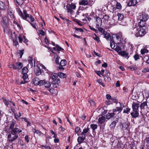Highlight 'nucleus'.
<instances>
[{
  "label": "nucleus",
  "mask_w": 149,
  "mask_h": 149,
  "mask_svg": "<svg viewBox=\"0 0 149 149\" xmlns=\"http://www.w3.org/2000/svg\"><path fill=\"white\" fill-rule=\"evenodd\" d=\"M18 127L16 121L14 120H12L10 123L9 129L10 134L8 136L10 142H13L17 139L19 137L18 133L22 132V130Z\"/></svg>",
  "instance_id": "1"
},
{
  "label": "nucleus",
  "mask_w": 149,
  "mask_h": 149,
  "mask_svg": "<svg viewBox=\"0 0 149 149\" xmlns=\"http://www.w3.org/2000/svg\"><path fill=\"white\" fill-rule=\"evenodd\" d=\"M19 15L24 19H26L27 17H29L30 19V20L33 22L34 21V19L31 15L29 16V15L26 13V11L24 10L23 11L24 15L19 9H18Z\"/></svg>",
  "instance_id": "2"
},
{
  "label": "nucleus",
  "mask_w": 149,
  "mask_h": 149,
  "mask_svg": "<svg viewBox=\"0 0 149 149\" xmlns=\"http://www.w3.org/2000/svg\"><path fill=\"white\" fill-rule=\"evenodd\" d=\"M8 19L6 17L4 16L2 18V20L1 21V24L4 28V31L5 32L6 31H8Z\"/></svg>",
  "instance_id": "3"
},
{
  "label": "nucleus",
  "mask_w": 149,
  "mask_h": 149,
  "mask_svg": "<svg viewBox=\"0 0 149 149\" xmlns=\"http://www.w3.org/2000/svg\"><path fill=\"white\" fill-rule=\"evenodd\" d=\"M3 102L8 107H10L13 113L15 111V109L14 107H12L11 105H13V106H14L15 105L14 103L12 101L7 100L5 99H3Z\"/></svg>",
  "instance_id": "4"
},
{
  "label": "nucleus",
  "mask_w": 149,
  "mask_h": 149,
  "mask_svg": "<svg viewBox=\"0 0 149 149\" xmlns=\"http://www.w3.org/2000/svg\"><path fill=\"white\" fill-rule=\"evenodd\" d=\"M147 28V27H141L140 29L138 30L137 37H142L146 34Z\"/></svg>",
  "instance_id": "5"
},
{
  "label": "nucleus",
  "mask_w": 149,
  "mask_h": 149,
  "mask_svg": "<svg viewBox=\"0 0 149 149\" xmlns=\"http://www.w3.org/2000/svg\"><path fill=\"white\" fill-rule=\"evenodd\" d=\"M50 77L53 80L52 82L54 83H56L57 85H58L60 82V79L58 78L57 74L55 73H52L50 76Z\"/></svg>",
  "instance_id": "6"
},
{
  "label": "nucleus",
  "mask_w": 149,
  "mask_h": 149,
  "mask_svg": "<svg viewBox=\"0 0 149 149\" xmlns=\"http://www.w3.org/2000/svg\"><path fill=\"white\" fill-rule=\"evenodd\" d=\"M66 8L68 12L70 14L72 12V9H74L76 8V6L74 3H71V4H68L66 6Z\"/></svg>",
  "instance_id": "7"
},
{
  "label": "nucleus",
  "mask_w": 149,
  "mask_h": 149,
  "mask_svg": "<svg viewBox=\"0 0 149 149\" xmlns=\"http://www.w3.org/2000/svg\"><path fill=\"white\" fill-rule=\"evenodd\" d=\"M12 65L13 68L20 70L23 66V64L21 62H17L15 64H13Z\"/></svg>",
  "instance_id": "8"
},
{
  "label": "nucleus",
  "mask_w": 149,
  "mask_h": 149,
  "mask_svg": "<svg viewBox=\"0 0 149 149\" xmlns=\"http://www.w3.org/2000/svg\"><path fill=\"white\" fill-rule=\"evenodd\" d=\"M140 19L142 21H146L149 18L148 15L146 13H143L140 16Z\"/></svg>",
  "instance_id": "9"
},
{
  "label": "nucleus",
  "mask_w": 149,
  "mask_h": 149,
  "mask_svg": "<svg viewBox=\"0 0 149 149\" xmlns=\"http://www.w3.org/2000/svg\"><path fill=\"white\" fill-rule=\"evenodd\" d=\"M81 136L78 137L77 140L79 144H81L84 142L85 138L86 135H83L81 134H80Z\"/></svg>",
  "instance_id": "10"
},
{
  "label": "nucleus",
  "mask_w": 149,
  "mask_h": 149,
  "mask_svg": "<svg viewBox=\"0 0 149 149\" xmlns=\"http://www.w3.org/2000/svg\"><path fill=\"white\" fill-rule=\"evenodd\" d=\"M130 114L132 117L136 118L139 116V110H132Z\"/></svg>",
  "instance_id": "11"
},
{
  "label": "nucleus",
  "mask_w": 149,
  "mask_h": 149,
  "mask_svg": "<svg viewBox=\"0 0 149 149\" xmlns=\"http://www.w3.org/2000/svg\"><path fill=\"white\" fill-rule=\"evenodd\" d=\"M139 104L133 102L132 104V108L133 110H139Z\"/></svg>",
  "instance_id": "12"
},
{
  "label": "nucleus",
  "mask_w": 149,
  "mask_h": 149,
  "mask_svg": "<svg viewBox=\"0 0 149 149\" xmlns=\"http://www.w3.org/2000/svg\"><path fill=\"white\" fill-rule=\"evenodd\" d=\"M105 121V116H101L98 119V123L100 124H102L104 123Z\"/></svg>",
  "instance_id": "13"
},
{
  "label": "nucleus",
  "mask_w": 149,
  "mask_h": 149,
  "mask_svg": "<svg viewBox=\"0 0 149 149\" xmlns=\"http://www.w3.org/2000/svg\"><path fill=\"white\" fill-rule=\"evenodd\" d=\"M140 107L141 109H146L147 108H148L146 102H143L141 103L140 106Z\"/></svg>",
  "instance_id": "14"
},
{
  "label": "nucleus",
  "mask_w": 149,
  "mask_h": 149,
  "mask_svg": "<svg viewBox=\"0 0 149 149\" xmlns=\"http://www.w3.org/2000/svg\"><path fill=\"white\" fill-rule=\"evenodd\" d=\"M137 3L136 0H129L128 4L129 6H134Z\"/></svg>",
  "instance_id": "15"
},
{
  "label": "nucleus",
  "mask_w": 149,
  "mask_h": 149,
  "mask_svg": "<svg viewBox=\"0 0 149 149\" xmlns=\"http://www.w3.org/2000/svg\"><path fill=\"white\" fill-rule=\"evenodd\" d=\"M96 19L97 21L96 26H100L102 23V20L101 18L99 17H97Z\"/></svg>",
  "instance_id": "16"
},
{
  "label": "nucleus",
  "mask_w": 149,
  "mask_h": 149,
  "mask_svg": "<svg viewBox=\"0 0 149 149\" xmlns=\"http://www.w3.org/2000/svg\"><path fill=\"white\" fill-rule=\"evenodd\" d=\"M146 21H142V19H140V21L138 23V25L140 27H146L145 26Z\"/></svg>",
  "instance_id": "17"
},
{
  "label": "nucleus",
  "mask_w": 149,
  "mask_h": 149,
  "mask_svg": "<svg viewBox=\"0 0 149 149\" xmlns=\"http://www.w3.org/2000/svg\"><path fill=\"white\" fill-rule=\"evenodd\" d=\"M6 8L5 3L1 1H0V9L4 10L6 9Z\"/></svg>",
  "instance_id": "18"
},
{
  "label": "nucleus",
  "mask_w": 149,
  "mask_h": 149,
  "mask_svg": "<svg viewBox=\"0 0 149 149\" xmlns=\"http://www.w3.org/2000/svg\"><path fill=\"white\" fill-rule=\"evenodd\" d=\"M138 30L139 29L137 27H134L132 31V33L134 34L137 37V35Z\"/></svg>",
  "instance_id": "19"
},
{
  "label": "nucleus",
  "mask_w": 149,
  "mask_h": 149,
  "mask_svg": "<svg viewBox=\"0 0 149 149\" xmlns=\"http://www.w3.org/2000/svg\"><path fill=\"white\" fill-rule=\"evenodd\" d=\"M8 16L9 18V17H10V19H11L14 18V15L13 13L12 12V11L10 10H8Z\"/></svg>",
  "instance_id": "20"
},
{
  "label": "nucleus",
  "mask_w": 149,
  "mask_h": 149,
  "mask_svg": "<svg viewBox=\"0 0 149 149\" xmlns=\"http://www.w3.org/2000/svg\"><path fill=\"white\" fill-rule=\"evenodd\" d=\"M115 115L114 113H108L105 116V118L109 119Z\"/></svg>",
  "instance_id": "21"
},
{
  "label": "nucleus",
  "mask_w": 149,
  "mask_h": 149,
  "mask_svg": "<svg viewBox=\"0 0 149 149\" xmlns=\"http://www.w3.org/2000/svg\"><path fill=\"white\" fill-rule=\"evenodd\" d=\"M35 72L37 76H39L41 74V72L40 69L38 67L37 68H36Z\"/></svg>",
  "instance_id": "22"
},
{
  "label": "nucleus",
  "mask_w": 149,
  "mask_h": 149,
  "mask_svg": "<svg viewBox=\"0 0 149 149\" xmlns=\"http://www.w3.org/2000/svg\"><path fill=\"white\" fill-rule=\"evenodd\" d=\"M89 1V0H82L79 2V4L80 5H88Z\"/></svg>",
  "instance_id": "23"
},
{
  "label": "nucleus",
  "mask_w": 149,
  "mask_h": 149,
  "mask_svg": "<svg viewBox=\"0 0 149 149\" xmlns=\"http://www.w3.org/2000/svg\"><path fill=\"white\" fill-rule=\"evenodd\" d=\"M118 54L124 57H127V58H129L128 54L126 53V52L125 51H121V52H120Z\"/></svg>",
  "instance_id": "24"
},
{
  "label": "nucleus",
  "mask_w": 149,
  "mask_h": 149,
  "mask_svg": "<svg viewBox=\"0 0 149 149\" xmlns=\"http://www.w3.org/2000/svg\"><path fill=\"white\" fill-rule=\"evenodd\" d=\"M103 34L104 37L107 40H112L111 38V36L109 33L105 32Z\"/></svg>",
  "instance_id": "25"
},
{
  "label": "nucleus",
  "mask_w": 149,
  "mask_h": 149,
  "mask_svg": "<svg viewBox=\"0 0 149 149\" xmlns=\"http://www.w3.org/2000/svg\"><path fill=\"white\" fill-rule=\"evenodd\" d=\"M110 75L109 72H108L106 74L103 76L105 81H109V79H110L109 77Z\"/></svg>",
  "instance_id": "26"
},
{
  "label": "nucleus",
  "mask_w": 149,
  "mask_h": 149,
  "mask_svg": "<svg viewBox=\"0 0 149 149\" xmlns=\"http://www.w3.org/2000/svg\"><path fill=\"white\" fill-rule=\"evenodd\" d=\"M90 127L92 130L93 132H94L97 128V125L96 124H92L90 125Z\"/></svg>",
  "instance_id": "27"
},
{
  "label": "nucleus",
  "mask_w": 149,
  "mask_h": 149,
  "mask_svg": "<svg viewBox=\"0 0 149 149\" xmlns=\"http://www.w3.org/2000/svg\"><path fill=\"white\" fill-rule=\"evenodd\" d=\"M90 128L88 127H85L83 130V132L81 133V134L85 135V134L88 133L90 130Z\"/></svg>",
  "instance_id": "28"
},
{
  "label": "nucleus",
  "mask_w": 149,
  "mask_h": 149,
  "mask_svg": "<svg viewBox=\"0 0 149 149\" xmlns=\"http://www.w3.org/2000/svg\"><path fill=\"white\" fill-rule=\"evenodd\" d=\"M92 37L94 40L96 41L97 42L99 43L100 41L99 37L97 36L96 34H94V35Z\"/></svg>",
  "instance_id": "29"
},
{
  "label": "nucleus",
  "mask_w": 149,
  "mask_h": 149,
  "mask_svg": "<svg viewBox=\"0 0 149 149\" xmlns=\"http://www.w3.org/2000/svg\"><path fill=\"white\" fill-rule=\"evenodd\" d=\"M39 81V79L38 78H35L33 80V83L35 85H38V84Z\"/></svg>",
  "instance_id": "30"
},
{
  "label": "nucleus",
  "mask_w": 149,
  "mask_h": 149,
  "mask_svg": "<svg viewBox=\"0 0 149 149\" xmlns=\"http://www.w3.org/2000/svg\"><path fill=\"white\" fill-rule=\"evenodd\" d=\"M60 65L62 66H64L66 65L67 62L65 60H62L60 63Z\"/></svg>",
  "instance_id": "31"
},
{
  "label": "nucleus",
  "mask_w": 149,
  "mask_h": 149,
  "mask_svg": "<svg viewBox=\"0 0 149 149\" xmlns=\"http://www.w3.org/2000/svg\"><path fill=\"white\" fill-rule=\"evenodd\" d=\"M45 87L47 88H49L51 86V84L48 81H45V83L44 84Z\"/></svg>",
  "instance_id": "32"
},
{
  "label": "nucleus",
  "mask_w": 149,
  "mask_h": 149,
  "mask_svg": "<svg viewBox=\"0 0 149 149\" xmlns=\"http://www.w3.org/2000/svg\"><path fill=\"white\" fill-rule=\"evenodd\" d=\"M58 75L59 77L62 78H65L66 77V74H65L61 72H59L58 74Z\"/></svg>",
  "instance_id": "33"
},
{
  "label": "nucleus",
  "mask_w": 149,
  "mask_h": 149,
  "mask_svg": "<svg viewBox=\"0 0 149 149\" xmlns=\"http://www.w3.org/2000/svg\"><path fill=\"white\" fill-rule=\"evenodd\" d=\"M15 38L13 40V45L15 46H17L19 44L17 39V35H15Z\"/></svg>",
  "instance_id": "34"
},
{
  "label": "nucleus",
  "mask_w": 149,
  "mask_h": 149,
  "mask_svg": "<svg viewBox=\"0 0 149 149\" xmlns=\"http://www.w3.org/2000/svg\"><path fill=\"white\" fill-rule=\"evenodd\" d=\"M118 20L120 21L122 20L124 18V15L122 14L118 13Z\"/></svg>",
  "instance_id": "35"
},
{
  "label": "nucleus",
  "mask_w": 149,
  "mask_h": 149,
  "mask_svg": "<svg viewBox=\"0 0 149 149\" xmlns=\"http://www.w3.org/2000/svg\"><path fill=\"white\" fill-rule=\"evenodd\" d=\"M115 50L117 52L118 54H119L120 52H121V48L120 47L118 46H117L115 48Z\"/></svg>",
  "instance_id": "36"
},
{
  "label": "nucleus",
  "mask_w": 149,
  "mask_h": 149,
  "mask_svg": "<svg viewBox=\"0 0 149 149\" xmlns=\"http://www.w3.org/2000/svg\"><path fill=\"white\" fill-rule=\"evenodd\" d=\"M28 70L26 67H24L22 69V74H26L28 72Z\"/></svg>",
  "instance_id": "37"
},
{
  "label": "nucleus",
  "mask_w": 149,
  "mask_h": 149,
  "mask_svg": "<svg viewBox=\"0 0 149 149\" xmlns=\"http://www.w3.org/2000/svg\"><path fill=\"white\" fill-rule=\"evenodd\" d=\"M116 6V8L118 9H121L122 6L120 3L119 2H117Z\"/></svg>",
  "instance_id": "38"
},
{
  "label": "nucleus",
  "mask_w": 149,
  "mask_h": 149,
  "mask_svg": "<svg viewBox=\"0 0 149 149\" xmlns=\"http://www.w3.org/2000/svg\"><path fill=\"white\" fill-rule=\"evenodd\" d=\"M97 82L100 85H101L103 87H104L105 86V85L102 82L101 79H97Z\"/></svg>",
  "instance_id": "39"
},
{
  "label": "nucleus",
  "mask_w": 149,
  "mask_h": 149,
  "mask_svg": "<svg viewBox=\"0 0 149 149\" xmlns=\"http://www.w3.org/2000/svg\"><path fill=\"white\" fill-rule=\"evenodd\" d=\"M148 50L146 49H141V54H144L145 53H147L148 52Z\"/></svg>",
  "instance_id": "40"
},
{
  "label": "nucleus",
  "mask_w": 149,
  "mask_h": 149,
  "mask_svg": "<svg viewBox=\"0 0 149 149\" xmlns=\"http://www.w3.org/2000/svg\"><path fill=\"white\" fill-rule=\"evenodd\" d=\"M130 109L127 108L124 109L123 113L128 114L130 112Z\"/></svg>",
  "instance_id": "41"
},
{
  "label": "nucleus",
  "mask_w": 149,
  "mask_h": 149,
  "mask_svg": "<svg viewBox=\"0 0 149 149\" xmlns=\"http://www.w3.org/2000/svg\"><path fill=\"white\" fill-rule=\"evenodd\" d=\"M45 83V81L44 80H41L39 81L38 83V85L39 86H42Z\"/></svg>",
  "instance_id": "42"
},
{
  "label": "nucleus",
  "mask_w": 149,
  "mask_h": 149,
  "mask_svg": "<svg viewBox=\"0 0 149 149\" xmlns=\"http://www.w3.org/2000/svg\"><path fill=\"white\" fill-rule=\"evenodd\" d=\"M109 17H110L109 15H104L103 17L102 18V19H104V20H105V21H107L108 20Z\"/></svg>",
  "instance_id": "43"
},
{
  "label": "nucleus",
  "mask_w": 149,
  "mask_h": 149,
  "mask_svg": "<svg viewBox=\"0 0 149 149\" xmlns=\"http://www.w3.org/2000/svg\"><path fill=\"white\" fill-rule=\"evenodd\" d=\"M75 33H77V32L78 31H79L81 32H83V30L81 28H78L77 27H75Z\"/></svg>",
  "instance_id": "44"
},
{
  "label": "nucleus",
  "mask_w": 149,
  "mask_h": 149,
  "mask_svg": "<svg viewBox=\"0 0 149 149\" xmlns=\"http://www.w3.org/2000/svg\"><path fill=\"white\" fill-rule=\"evenodd\" d=\"M113 19L115 21H118V15H113Z\"/></svg>",
  "instance_id": "45"
},
{
  "label": "nucleus",
  "mask_w": 149,
  "mask_h": 149,
  "mask_svg": "<svg viewBox=\"0 0 149 149\" xmlns=\"http://www.w3.org/2000/svg\"><path fill=\"white\" fill-rule=\"evenodd\" d=\"M17 3L19 5H22L24 3L23 0H16Z\"/></svg>",
  "instance_id": "46"
},
{
  "label": "nucleus",
  "mask_w": 149,
  "mask_h": 149,
  "mask_svg": "<svg viewBox=\"0 0 149 149\" xmlns=\"http://www.w3.org/2000/svg\"><path fill=\"white\" fill-rule=\"evenodd\" d=\"M111 40H110V47L112 49H113L115 46V44L114 42L113 41H111Z\"/></svg>",
  "instance_id": "47"
},
{
  "label": "nucleus",
  "mask_w": 149,
  "mask_h": 149,
  "mask_svg": "<svg viewBox=\"0 0 149 149\" xmlns=\"http://www.w3.org/2000/svg\"><path fill=\"white\" fill-rule=\"evenodd\" d=\"M98 29L99 31L103 34L105 32L104 31V29L101 27L98 28Z\"/></svg>",
  "instance_id": "48"
},
{
  "label": "nucleus",
  "mask_w": 149,
  "mask_h": 149,
  "mask_svg": "<svg viewBox=\"0 0 149 149\" xmlns=\"http://www.w3.org/2000/svg\"><path fill=\"white\" fill-rule=\"evenodd\" d=\"M33 58L32 57L29 56L28 59V61L29 63L31 64V65H33Z\"/></svg>",
  "instance_id": "49"
},
{
  "label": "nucleus",
  "mask_w": 149,
  "mask_h": 149,
  "mask_svg": "<svg viewBox=\"0 0 149 149\" xmlns=\"http://www.w3.org/2000/svg\"><path fill=\"white\" fill-rule=\"evenodd\" d=\"M122 110V109L120 107H117L116 109L113 110V113H114L115 111H121Z\"/></svg>",
  "instance_id": "50"
},
{
  "label": "nucleus",
  "mask_w": 149,
  "mask_h": 149,
  "mask_svg": "<svg viewBox=\"0 0 149 149\" xmlns=\"http://www.w3.org/2000/svg\"><path fill=\"white\" fill-rule=\"evenodd\" d=\"M33 132L34 133H36L38 134H40L39 131L37 130H36L35 128H33L32 130Z\"/></svg>",
  "instance_id": "51"
},
{
  "label": "nucleus",
  "mask_w": 149,
  "mask_h": 149,
  "mask_svg": "<svg viewBox=\"0 0 149 149\" xmlns=\"http://www.w3.org/2000/svg\"><path fill=\"white\" fill-rule=\"evenodd\" d=\"M24 50L23 49H22L19 51V54L20 55V58H21L23 54H24L23 52Z\"/></svg>",
  "instance_id": "52"
},
{
  "label": "nucleus",
  "mask_w": 149,
  "mask_h": 149,
  "mask_svg": "<svg viewBox=\"0 0 149 149\" xmlns=\"http://www.w3.org/2000/svg\"><path fill=\"white\" fill-rule=\"evenodd\" d=\"M18 39L19 41V42L20 43H21L23 41V39L22 38V36L20 34L19 36H18Z\"/></svg>",
  "instance_id": "53"
},
{
  "label": "nucleus",
  "mask_w": 149,
  "mask_h": 149,
  "mask_svg": "<svg viewBox=\"0 0 149 149\" xmlns=\"http://www.w3.org/2000/svg\"><path fill=\"white\" fill-rule=\"evenodd\" d=\"M23 74L22 78L24 80L27 79L28 77V76L26 74Z\"/></svg>",
  "instance_id": "54"
},
{
  "label": "nucleus",
  "mask_w": 149,
  "mask_h": 149,
  "mask_svg": "<svg viewBox=\"0 0 149 149\" xmlns=\"http://www.w3.org/2000/svg\"><path fill=\"white\" fill-rule=\"evenodd\" d=\"M89 103L90 104L91 106H94L95 105V102L93 101L92 100H90L89 101Z\"/></svg>",
  "instance_id": "55"
},
{
  "label": "nucleus",
  "mask_w": 149,
  "mask_h": 149,
  "mask_svg": "<svg viewBox=\"0 0 149 149\" xmlns=\"http://www.w3.org/2000/svg\"><path fill=\"white\" fill-rule=\"evenodd\" d=\"M134 58L135 61H137L139 58V55L137 54H136L134 55Z\"/></svg>",
  "instance_id": "56"
},
{
  "label": "nucleus",
  "mask_w": 149,
  "mask_h": 149,
  "mask_svg": "<svg viewBox=\"0 0 149 149\" xmlns=\"http://www.w3.org/2000/svg\"><path fill=\"white\" fill-rule=\"evenodd\" d=\"M56 49L58 51H60L61 50H64V49L61 48V47L59 46L58 45H56Z\"/></svg>",
  "instance_id": "57"
},
{
  "label": "nucleus",
  "mask_w": 149,
  "mask_h": 149,
  "mask_svg": "<svg viewBox=\"0 0 149 149\" xmlns=\"http://www.w3.org/2000/svg\"><path fill=\"white\" fill-rule=\"evenodd\" d=\"M149 72V68H144L142 70V72L144 73Z\"/></svg>",
  "instance_id": "58"
},
{
  "label": "nucleus",
  "mask_w": 149,
  "mask_h": 149,
  "mask_svg": "<svg viewBox=\"0 0 149 149\" xmlns=\"http://www.w3.org/2000/svg\"><path fill=\"white\" fill-rule=\"evenodd\" d=\"M116 39L119 42H120V38L119 36L117 35H116Z\"/></svg>",
  "instance_id": "59"
},
{
  "label": "nucleus",
  "mask_w": 149,
  "mask_h": 149,
  "mask_svg": "<svg viewBox=\"0 0 149 149\" xmlns=\"http://www.w3.org/2000/svg\"><path fill=\"white\" fill-rule=\"evenodd\" d=\"M80 130V128L79 127H77L75 129V132L76 133H77Z\"/></svg>",
  "instance_id": "60"
},
{
  "label": "nucleus",
  "mask_w": 149,
  "mask_h": 149,
  "mask_svg": "<svg viewBox=\"0 0 149 149\" xmlns=\"http://www.w3.org/2000/svg\"><path fill=\"white\" fill-rule=\"evenodd\" d=\"M39 33L40 34H41L42 36H44L45 35V32L42 30H40L39 31Z\"/></svg>",
  "instance_id": "61"
},
{
  "label": "nucleus",
  "mask_w": 149,
  "mask_h": 149,
  "mask_svg": "<svg viewBox=\"0 0 149 149\" xmlns=\"http://www.w3.org/2000/svg\"><path fill=\"white\" fill-rule=\"evenodd\" d=\"M48 91L50 93L52 94L54 93V92L55 91V90L53 88H50L48 90Z\"/></svg>",
  "instance_id": "62"
},
{
  "label": "nucleus",
  "mask_w": 149,
  "mask_h": 149,
  "mask_svg": "<svg viewBox=\"0 0 149 149\" xmlns=\"http://www.w3.org/2000/svg\"><path fill=\"white\" fill-rule=\"evenodd\" d=\"M30 23L33 28L36 29V24L35 23L33 22V23H31L30 22Z\"/></svg>",
  "instance_id": "63"
},
{
  "label": "nucleus",
  "mask_w": 149,
  "mask_h": 149,
  "mask_svg": "<svg viewBox=\"0 0 149 149\" xmlns=\"http://www.w3.org/2000/svg\"><path fill=\"white\" fill-rule=\"evenodd\" d=\"M146 141L148 143H149V135H148L146 137L145 139Z\"/></svg>",
  "instance_id": "64"
}]
</instances>
